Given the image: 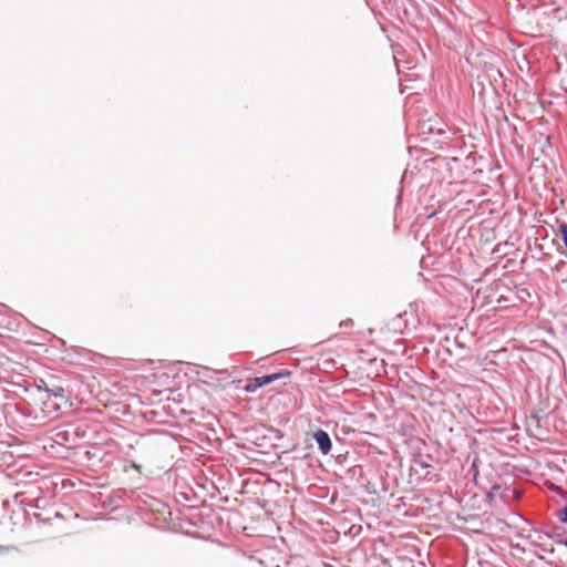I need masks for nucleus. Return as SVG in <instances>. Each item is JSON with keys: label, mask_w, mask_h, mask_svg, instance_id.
<instances>
[{"label": "nucleus", "mask_w": 567, "mask_h": 567, "mask_svg": "<svg viewBox=\"0 0 567 567\" xmlns=\"http://www.w3.org/2000/svg\"><path fill=\"white\" fill-rule=\"evenodd\" d=\"M66 403V396L62 388L39 392L33 402L35 419L52 420L59 415V411Z\"/></svg>", "instance_id": "f257e3e1"}, {"label": "nucleus", "mask_w": 567, "mask_h": 567, "mask_svg": "<svg viewBox=\"0 0 567 567\" xmlns=\"http://www.w3.org/2000/svg\"><path fill=\"white\" fill-rule=\"evenodd\" d=\"M282 377H285V374L281 372H277V373H272V374H268V375H264V377H256V378L249 380V382L245 385L244 390L246 392H255L257 389L265 386L267 384H270V383L281 379Z\"/></svg>", "instance_id": "f03ea898"}, {"label": "nucleus", "mask_w": 567, "mask_h": 567, "mask_svg": "<svg viewBox=\"0 0 567 567\" xmlns=\"http://www.w3.org/2000/svg\"><path fill=\"white\" fill-rule=\"evenodd\" d=\"M312 437L317 442L322 454H328L331 451L332 443L329 434L326 431L319 429L312 434Z\"/></svg>", "instance_id": "7ed1b4c3"}, {"label": "nucleus", "mask_w": 567, "mask_h": 567, "mask_svg": "<svg viewBox=\"0 0 567 567\" xmlns=\"http://www.w3.org/2000/svg\"><path fill=\"white\" fill-rule=\"evenodd\" d=\"M556 236H559L563 240V244L557 245L558 251L563 255L567 254V224L566 223L559 224L558 231L556 233Z\"/></svg>", "instance_id": "20e7f679"}, {"label": "nucleus", "mask_w": 567, "mask_h": 567, "mask_svg": "<svg viewBox=\"0 0 567 567\" xmlns=\"http://www.w3.org/2000/svg\"><path fill=\"white\" fill-rule=\"evenodd\" d=\"M559 518H560V520H561V522L567 523V507H565V508L560 512Z\"/></svg>", "instance_id": "39448f33"}, {"label": "nucleus", "mask_w": 567, "mask_h": 567, "mask_svg": "<svg viewBox=\"0 0 567 567\" xmlns=\"http://www.w3.org/2000/svg\"><path fill=\"white\" fill-rule=\"evenodd\" d=\"M351 326H353L352 319H347V320H343L340 322V327H351Z\"/></svg>", "instance_id": "423d86ee"}, {"label": "nucleus", "mask_w": 567, "mask_h": 567, "mask_svg": "<svg viewBox=\"0 0 567 567\" xmlns=\"http://www.w3.org/2000/svg\"><path fill=\"white\" fill-rule=\"evenodd\" d=\"M564 545L567 547V538L564 540Z\"/></svg>", "instance_id": "0eeeda50"}]
</instances>
